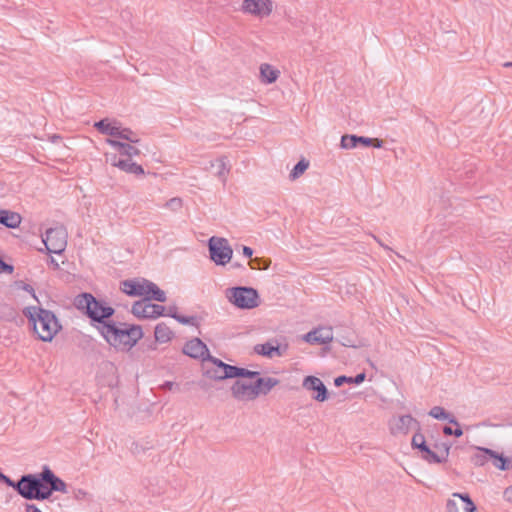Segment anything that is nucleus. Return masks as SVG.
Instances as JSON below:
<instances>
[{"label": "nucleus", "mask_w": 512, "mask_h": 512, "mask_svg": "<svg viewBox=\"0 0 512 512\" xmlns=\"http://www.w3.org/2000/svg\"><path fill=\"white\" fill-rule=\"evenodd\" d=\"M18 318L17 310L9 304H0V321L13 322Z\"/></svg>", "instance_id": "nucleus-32"}, {"label": "nucleus", "mask_w": 512, "mask_h": 512, "mask_svg": "<svg viewBox=\"0 0 512 512\" xmlns=\"http://www.w3.org/2000/svg\"><path fill=\"white\" fill-rule=\"evenodd\" d=\"M51 140H52V142H56L57 140H61V136H60V135H57V134H54V135L51 137Z\"/></svg>", "instance_id": "nucleus-63"}, {"label": "nucleus", "mask_w": 512, "mask_h": 512, "mask_svg": "<svg viewBox=\"0 0 512 512\" xmlns=\"http://www.w3.org/2000/svg\"><path fill=\"white\" fill-rule=\"evenodd\" d=\"M446 512H458L457 503L453 499H448L447 500Z\"/></svg>", "instance_id": "nucleus-46"}, {"label": "nucleus", "mask_w": 512, "mask_h": 512, "mask_svg": "<svg viewBox=\"0 0 512 512\" xmlns=\"http://www.w3.org/2000/svg\"><path fill=\"white\" fill-rule=\"evenodd\" d=\"M429 415L437 420H445L449 417V412H447L443 407L441 406H434L429 411Z\"/></svg>", "instance_id": "nucleus-39"}, {"label": "nucleus", "mask_w": 512, "mask_h": 512, "mask_svg": "<svg viewBox=\"0 0 512 512\" xmlns=\"http://www.w3.org/2000/svg\"><path fill=\"white\" fill-rule=\"evenodd\" d=\"M74 306L89 318L90 324L97 331L113 320L115 314L113 307L88 292L78 294L74 299Z\"/></svg>", "instance_id": "nucleus-2"}, {"label": "nucleus", "mask_w": 512, "mask_h": 512, "mask_svg": "<svg viewBox=\"0 0 512 512\" xmlns=\"http://www.w3.org/2000/svg\"><path fill=\"white\" fill-rule=\"evenodd\" d=\"M371 140L369 137L346 134L341 137V147L344 149H352L359 145L369 147Z\"/></svg>", "instance_id": "nucleus-24"}, {"label": "nucleus", "mask_w": 512, "mask_h": 512, "mask_svg": "<svg viewBox=\"0 0 512 512\" xmlns=\"http://www.w3.org/2000/svg\"><path fill=\"white\" fill-rule=\"evenodd\" d=\"M242 252H243V255L249 259L252 258V255H253V249L251 247H248V246H243L242 248Z\"/></svg>", "instance_id": "nucleus-53"}, {"label": "nucleus", "mask_w": 512, "mask_h": 512, "mask_svg": "<svg viewBox=\"0 0 512 512\" xmlns=\"http://www.w3.org/2000/svg\"><path fill=\"white\" fill-rule=\"evenodd\" d=\"M433 447L439 451H443L445 453V456H439V459H442L441 460V463H444L447 461L448 459V456H449V452H450V448H451V444L449 443H446V442H438L436 441L434 444H433Z\"/></svg>", "instance_id": "nucleus-38"}, {"label": "nucleus", "mask_w": 512, "mask_h": 512, "mask_svg": "<svg viewBox=\"0 0 512 512\" xmlns=\"http://www.w3.org/2000/svg\"><path fill=\"white\" fill-rule=\"evenodd\" d=\"M274 355H277V356H282L283 355V352L281 351V348H280L279 345L274 346L273 356Z\"/></svg>", "instance_id": "nucleus-60"}, {"label": "nucleus", "mask_w": 512, "mask_h": 512, "mask_svg": "<svg viewBox=\"0 0 512 512\" xmlns=\"http://www.w3.org/2000/svg\"><path fill=\"white\" fill-rule=\"evenodd\" d=\"M42 470L46 499H49L53 492L67 493L66 483L61 478L56 476L48 466H44Z\"/></svg>", "instance_id": "nucleus-11"}, {"label": "nucleus", "mask_w": 512, "mask_h": 512, "mask_svg": "<svg viewBox=\"0 0 512 512\" xmlns=\"http://www.w3.org/2000/svg\"><path fill=\"white\" fill-rule=\"evenodd\" d=\"M147 280L140 277L123 280L120 282V290L130 297H143Z\"/></svg>", "instance_id": "nucleus-16"}, {"label": "nucleus", "mask_w": 512, "mask_h": 512, "mask_svg": "<svg viewBox=\"0 0 512 512\" xmlns=\"http://www.w3.org/2000/svg\"><path fill=\"white\" fill-rule=\"evenodd\" d=\"M504 498L506 499V501L512 503V485L505 489Z\"/></svg>", "instance_id": "nucleus-52"}, {"label": "nucleus", "mask_w": 512, "mask_h": 512, "mask_svg": "<svg viewBox=\"0 0 512 512\" xmlns=\"http://www.w3.org/2000/svg\"><path fill=\"white\" fill-rule=\"evenodd\" d=\"M365 379H366L365 372H361L354 377L341 375L334 379V385L336 387H341L345 383L359 385L362 382H364Z\"/></svg>", "instance_id": "nucleus-28"}, {"label": "nucleus", "mask_w": 512, "mask_h": 512, "mask_svg": "<svg viewBox=\"0 0 512 512\" xmlns=\"http://www.w3.org/2000/svg\"><path fill=\"white\" fill-rule=\"evenodd\" d=\"M217 166L216 175L222 182L225 184L227 180V175L230 171V168L227 167L226 157L218 158L215 161H210V167Z\"/></svg>", "instance_id": "nucleus-30"}, {"label": "nucleus", "mask_w": 512, "mask_h": 512, "mask_svg": "<svg viewBox=\"0 0 512 512\" xmlns=\"http://www.w3.org/2000/svg\"><path fill=\"white\" fill-rule=\"evenodd\" d=\"M302 386L308 391H313L312 398L318 402H324L329 398V391L323 381L313 375L306 376Z\"/></svg>", "instance_id": "nucleus-12"}, {"label": "nucleus", "mask_w": 512, "mask_h": 512, "mask_svg": "<svg viewBox=\"0 0 512 512\" xmlns=\"http://www.w3.org/2000/svg\"><path fill=\"white\" fill-rule=\"evenodd\" d=\"M476 449L478 452L471 457V462L477 467L484 466L488 460H490V457L485 453V450L491 449L485 447H476Z\"/></svg>", "instance_id": "nucleus-35"}, {"label": "nucleus", "mask_w": 512, "mask_h": 512, "mask_svg": "<svg viewBox=\"0 0 512 512\" xmlns=\"http://www.w3.org/2000/svg\"><path fill=\"white\" fill-rule=\"evenodd\" d=\"M166 308L159 304H153L144 299L135 301L131 308V313L138 319H157L165 315Z\"/></svg>", "instance_id": "nucleus-9"}, {"label": "nucleus", "mask_w": 512, "mask_h": 512, "mask_svg": "<svg viewBox=\"0 0 512 512\" xmlns=\"http://www.w3.org/2000/svg\"><path fill=\"white\" fill-rule=\"evenodd\" d=\"M87 495L88 493L83 489H77L74 491V497L77 500H83L86 498Z\"/></svg>", "instance_id": "nucleus-48"}, {"label": "nucleus", "mask_w": 512, "mask_h": 512, "mask_svg": "<svg viewBox=\"0 0 512 512\" xmlns=\"http://www.w3.org/2000/svg\"><path fill=\"white\" fill-rule=\"evenodd\" d=\"M132 451H133L134 453H139V452H140V447H139V445H138V444H134V447L132 448ZM141 451H144V449H143V448H141Z\"/></svg>", "instance_id": "nucleus-61"}, {"label": "nucleus", "mask_w": 512, "mask_h": 512, "mask_svg": "<svg viewBox=\"0 0 512 512\" xmlns=\"http://www.w3.org/2000/svg\"><path fill=\"white\" fill-rule=\"evenodd\" d=\"M281 77L279 66L270 62H262L258 67V80L260 84L269 86L277 83Z\"/></svg>", "instance_id": "nucleus-13"}, {"label": "nucleus", "mask_w": 512, "mask_h": 512, "mask_svg": "<svg viewBox=\"0 0 512 512\" xmlns=\"http://www.w3.org/2000/svg\"><path fill=\"white\" fill-rule=\"evenodd\" d=\"M119 123L115 119L105 118L94 123L93 128H115Z\"/></svg>", "instance_id": "nucleus-40"}, {"label": "nucleus", "mask_w": 512, "mask_h": 512, "mask_svg": "<svg viewBox=\"0 0 512 512\" xmlns=\"http://www.w3.org/2000/svg\"><path fill=\"white\" fill-rule=\"evenodd\" d=\"M98 332L110 346L118 351L131 350L144 335L140 325L114 320L109 321Z\"/></svg>", "instance_id": "nucleus-1"}, {"label": "nucleus", "mask_w": 512, "mask_h": 512, "mask_svg": "<svg viewBox=\"0 0 512 512\" xmlns=\"http://www.w3.org/2000/svg\"><path fill=\"white\" fill-rule=\"evenodd\" d=\"M22 216L15 211L0 209V224L9 229H15L20 226Z\"/></svg>", "instance_id": "nucleus-22"}, {"label": "nucleus", "mask_w": 512, "mask_h": 512, "mask_svg": "<svg viewBox=\"0 0 512 512\" xmlns=\"http://www.w3.org/2000/svg\"><path fill=\"white\" fill-rule=\"evenodd\" d=\"M207 363H211L213 365L212 367L222 369L224 372V376H229L230 369L232 368V365L223 362L221 359H219L215 356H212L210 353L207 354L206 357L204 358L203 364H207Z\"/></svg>", "instance_id": "nucleus-33"}, {"label": "nucleus", "mask_w": 512, "mask_h": 512, "mask_svg": "<svg viewBox=\"0 0 512 512\" xmlns=\"http://www.w3.org/2000/svg\"><path fill=\"white\" fill-rule=\"evenodd\" d=\"M492 461V464L502 471H507L512 468V460L509 457H506L503 453H499L495 450H485Z\"/></svg>", "instance_id": "nucleus-25"}, {"label": "nucleus", "mask_w": 512, "mask_h": 512, "mask_svg": "<svg viewBox=\"0 0 512 512\" xmlns=\"http://www.w3.org/2000/svg\"><path fill=\"white\" fill-rule=\"evenodd\" d=\"M340 343L341 345L345 346V347H357L355 342L347 337H342V339L340 340Z\"/></svg>", "instance_id": "nucleus-50"}, {"label": "nucleus", "mask_w": 512, "mask_h": 512, "mask_svg": "<svg viewBox=\"0 0 512 512\" xmlns=\"http://www.w3.org/2000/svg\"><path fill=\"white\" fill-rule=\"evenodd\" d=\"M103 134L110 135L114 138H119L127 141V143H138L139 139L134 135L132 130H99Z\"/></svg>", "instance_id": "nucleus-27"}, {"label": "nucleus", "mask_w": 512, "mask_h": 512, "mask_svg": "<svg viewBox=\"0 0 512 512\" xmlns=\"http://www.w3.org/2000/svg\"><path fill=\"white\" fill-rule=\"evenodd\" d=\"M304 340L310 344H327L333 340V333L330 328H318L308 332Z\"/></svg>", "instance_id": "nucleus-19"}, {"label": "nucleus", "mask_w": 512, "mask_h": 512, "mask_svg": "<svg viewBox=\"0 0 512 512\" xmlns=\"http://www.w3.org/2000/svg\"><path fill=\"white\" fill-rule=\"evenodd\" d=\"M155 349H156L155 343H151L150 345H148V350H155Z\"/></svg>", "instance_id": "nucleus-64"}, {"label": "nucleus", "mask_w": 512, "mask_h": 512, "mask_svg": "<svg viewBox=\"0 0 512 512\" xmlns=\"http://www.w3.org/2000/svg\"><path fill=\"white\" fill-rule=\"evenodd\" d=\"M371 142L369 147L381 148L383 146V140L379 138H370Z\"/></svg>", "instance_id": "nucleus-51"}, {"label": "nucleus", "mask_w": 512, "mask_h": 512, "mask_svg": "<svg viewBox=\"0 0 512 512\" xmlns=\"http://www.w3.org/2000/svg\"><path fill=\"white\" fill-rule=\"evenodd\" d=\"M23 290H25V291H27V292L31 293V294H32V296H33L34 298H36L34 288H33L30 284H24V286H23Z\"/></svg>", "instance_id": "nucleus-57"}, {"label": "nucleus", "mask_w": 512, "mask_h": 512, "mask_svg": "<svg viewBox=\"0 0 512 512\" xmlns=\"http://www.w3.org/2000/svg\"><path fill=\"white\" fill-rule=\"evenodd\" d=\"M11 487L26 500H46L43 470L35 474H23Z\"/></svg>", "instance_id": "nucleus-4"}, {"label": "nucleus", "mask_w": 512, "mask_h": 512, "mask_svg": "<svg viewBox=\"0 0 512 512\" xmlns=\"http://www.w3.org/2000/svg\"><path fill=\"white\" fill-rule=\"evenodd\" d=\"M226 297L239 309H253L260 304L259 293L252 287L235 286L228 288Z\"/></svg>", "instance_id": "nucleus-5"}, {"label": "nucleus", "mask_w": 512, "mask_h": 512, "mask_svg": "<svg viewBox=\"0 0 512 512\" xmlns=\"http://www.w3.org/2000/svg\"><path fill=\"white\" fill-rule=\"evenodd\" d=\"M249 266L254 270H266L271 265V259L265 257H255L249 260Z\"/></svg>", "instance_id": "nucleus-36"}, {"label": "nucleus", "mask_w": 512, "mask_h": 512, "mask_svg": "<svg viewBox=\"0 0 512 512\" xmlns=\"http://www.w3.org/2000/svg\"><path fill=\"white\" fill-rule=\"evenodd\" d=\"M240 11L254 19L264 20L272 17L276 11V4L274 0H243Z\"/></svg>", "instance_id": "nucleus-6"}, {"label": "nucleus", "mask_w": 512, "mask_h": 512, "mask_svg": "<svg viewBox=\"0 0 512 512\" xmlns=\"http://www.w3.org/2000/svg\"><path fill=\"white\" fill-rule=\"evenodd\" d=\"M465 511L466 512H477V507H476V505H472V506H470V508H465Z\"/></svg>", "instance_id": "nucleus-62"}, {"label": "nucleus", "mask_w": 512, "mask_h": 512, "mask_svg": "<svg viewBox=\"0 0 512 512\" xmlns=\"http://www.w3.org/2000/svg\"><path fill=\"white\" fill-rule=\"evenodd\" d=\"M0 482L11 487L13 480L0 471Z\"/></svg>", "instance_id": "nucleus-49"}, {"label": "nucleus", "mask_w": 512, "mask_h": 512, "mask_svg": "<svg viewBox=\"0 0 512 512\" xmlns=\"http://www.w3.org/2000/svg\"><path fill=\"white\" fill-rule=\"evenodd\" d=\"M413 449H417L421 453V457L428 463L440 464L442 459H439L438 454L434 452L427 444L425 436L421 433V429L413 435L411 440Z\"/></svg>", "instance_id": "nucleus-10"}, {"label": "nucleus", "mask_w": 512, "mask_h": 512, "mask_svg": "<svg viewBox=\"0 0 512 512\" xmlns=\"http://www.w3.org/2000/svg\"><path fill=\"white\" fill-rule=\"evenodd\" d=\"M23 315L32 325L37 339L50 342L62 328L54 312L38 306H28L23 309Z\"/></svg>", "instance_id": "nucleus-3"}, {"label": "nucleus", "mask_w": 512, "mask_h": 512, "mask_svg": "<svg viewBox=\"0 0 512 512\" xmlns=\"http://www.w3.org/2000/svg\"><path fill=\"white\" fill-rule=\"evenodd\" d=\"M176 321L183 325L198 326V318L196 316L179 315L178 317H176Z\"/></svg>", "instance_id": "nucleus-41"}, {"label": "nucleus", "mask_w": 512, "mask_h": 512, "mask_svg": "<svg viewBox=\"0 0 512 512\" xmlns=\"http://www.w3.org/2000/svg\"><path fill=\"white\" fill-rule=\"evenodd\" d=\"M463 435V430L460 426H457L455 429H453V436L459 438Z\"/></svg>", "instance_id": "nucleus-58"}, {"label": "nucleus", "mask_w": 512, "mask_h": 512, "mask_svg": "<svg viewBox=\"0 0 512 512\" xmlns=\"http://www.w3.org/2000/svg\"><path fill=\"white\" fill-rule=\"evenodd\" d=\"M47 263L54 269V270H58L59 269V264L58 262L52 257L50 256L47 260Z\"/></svg>", "instance_id": "nucleus-55"}, {"label": "nucleus", "mask_w": 512, "mask_h": 512, "mask_svg": "<svg viewBox=\"0 0 512 512\" xmlns=\"http://www.w3.org/2000/svg\"><path fill=\"white\" fill-rule=\"evenodd\" d=\"M443 433L446 436H452L453 435V428L446 425V426L443 427Z\"/></svg>", "instance_id": "nucleus-59"}, {"label": "nucleus", "mask_w": 512, "mask_h": 512, "mask_svg": "<svg viewBox=\"0 0 512 512\" xmlns=\"http://www.w3.org/2000/svg\"><path fill=\"white\" fill-rule=\"evenodd\" d=\"M254 350L259 355H262V356H265V357H268V358H272L273 357L274 345H272L269 342H266V343H263V344L256 345Z\"/></svg>", "instance_id": "nucleus-37"}, {"label": "nucleus", "mask_w": 512, "mask_h": 512, "mask_svg": "<svg viewBox=\"0 0 512 512\" xmlns=\"http://www.w3.org/2000/svg\"><path fill=\"white\" fill-rule=\"evenodd\" d=\"M411 429L420 430V422L412 417L410 414L402 415L397 420L393 427H391V433H403L408 434Z\"/></svg>", "instance_id": "nucleus-17"}, {"label": "nucleus", "mask_w": 512, "mask_h": 512, "mask_svg": "<svg viewBox=\"0 0 512 512\" xmlns=\"http://www.w3.org/2000/svg\"><path fill=\"white\" fill-rule=\"evenodd\" d=\"M260 375V372L258 371H252L246 368L238 367L232 365V368L230 369V379L232 378H248V379H254Z\"/></svg>", "instance_id": "nucleus-29"}, {"label": "nucleus", "mask_w": 512, "mask_h": 512, "mask_svg": "<svg viewBox=\"0 0 512 512\" xmlns=\"http://www.w3.org/2000/svg\"><path fill=\"white\" fill-rule=\"evenodd\" d=\"M42 242L48 254H61L67 245V233L63 227L49 228L42 236Z\"/></svg>", "instance_id": "nucleus-7"}, {"label": "nucleus", "mask_w": 512, "mask_h": 512, "mask_svg": "<svg viewBox=\"0 0 512 512\" xmlns=\"http://www.w3.org/2000/svg\"><path fill=\"white\" fill-rule=\"evenodd\" d=\"M145 284V294L142 299L147 301H157L161 303L166 301L165 292L160 289L154 282L147 280V283Z\"/></svg>", "instance_id": "nucleus-23"}, {"label": "nucleus", "mask_w": 512, "mask_h": 512, "mask_svg": "<svg viewBox=\"0 0 512 512\" xmlns=\"http://www.w3.org/2000/svg\"><path fill=\"white\" fill-rule=\"evenodd\" d=\"M106 162H110L112 166L119 168L120 170L134 174L144 175V169L141 165L133 162L132 159H122L117 154H106Z\"/></svg>", "instance_id": "nucleus-14"}, {"label": "nucleus", "mask_w": 512, "mask_h": 512, "mask_svg": "<svg viewBox=\"0 0 512 512\" xmlns=\"http://www.w3.org/2000/svg\"><path fill=\"white\" fill-rule=\"evenodd\" d=\"M445 420H447L450 424H454L456 426H459V422L457 421V419L455 418L454 415H452L451 413H449V417L446 418Z\"/></svg>", "instance_id": "nucleus-56"}, {"label": "nucleus", "mask_w": 512, "mask_h": 512, "mask_svg": "<svg viewBox=\"0 0 512 512\" xmlns=\"http://www.w3.org/2000/svg\"><path fill=\"white\" fill-rule=\"evenodd\" d=\"M210 258L217 265H226L230 262L233 250L225 238L212 236L208 240Z\"/></svg>", "instance_id": "nucleus-8"}, {"label": "nucleus", "mask_w": 512, "mask_h": 512, "mask_svg": "<svg viewBox=\"0 0 512 512\" xmlns=\"http://www.w3.org/2000/svg\"><path fill=\"white\" fill-rule=\"evenodd\" d=\"M173 336V331L169 326L166 325V323L161 322L156 325L154 331L155 342L167 343L172 339Z\"/></svg>", "instance_id": "nucleus-26"}, {"label": "nucleus", "mask_w": 512, "mask_h": 512, "mask_svg": "<svg viewBox=\"0 0 512 512\" xmlns=\"http://www.w3.org/2000/svg\"><path fill=\"white\" fill-rule=\"evenodd\" d=\"M107 143L114 147L121 156H127V159L140 154V150L130 143L113 138H108Z\"/></svg>", "instance_id": "nucleus-21"}, {"label": "nucleus", "mask_w": 512, "mask_h": 512, "mask_svg": "<svg viewBox=\"0 0 512 512\" xmlns=\"http://www.w3.org/2000/svg\"><path fill=\"white\" fill-rule=\"evenodd\" d=\"M280 383L279 379L273 377H258L254 382L255 399L259 395H267L275 386Z\"/></svg>", "instance_id": "nucleus-20"}, {"label": "nucleus", "mask_w": 512, "mask_h": 512, "mask_svg": "<svg viewBox=\"0 0 512 512\" xmlns=\"http://www.w3.org/2000/svg\"><path fill=\"white\" fill-rule=\"evenodd\" d=\"M182 352L193 359L201 360L202 364L206 355L210 353L207 345L197 337L187 341L183 346Z\"/></svg>", "instance_id": "nucleus-15"}, {"label": "nucleus", "mask_w": 512, "mask_h": 512, "mask_svg": "<svg viewBox=\"0 0 512 512\" xmlns=\"http://www.w3.org/2000/svg\"><path fill=\"white\" fill-rule=\"evenodd\" d=\"M161 388L163 390H169V391H180V384L173 382V381H165L161 385Z\"/></svg>", "instance_id": "nucleus-45"}, {"label": "nucleus", "mask_w": 512, "mask_h": 512, "mask_svg": "<svg viewBox=\"0 0 512 512\" xmlns=\"http://www.w3.org/2000/svg\"><path fill=\"white\" fill-rule=\"evenodd\" d=\"M26 512H42L35 504H26Z\"/></svg>", "instance_id": "nucleus-54"}, {"label": "nucleus", "mask_w": 512, "mask_h": 512, "mask_svg": "<svg viewBox=\"0 0 512 512\" xmlns=\"http://www.w3.org/2000/svg\"><path fill=\"white\" fill-rule=\"evenodd\" d=\"M452 496L461 499L465 503V508H470V506L475 505L468 493L455 492Z\"/></svg>", "instance_id": "nucleus-43"}, {"label": "nucleus", "mask_w": 512, "mask_h": 512, "mask_svg": "<svg viewBox=\"0 0 512 512\" xmlns=\"http://www.w3.org/2000/svg\"><path fill=\"white\" fill-rule=\"evenodd\" d=\"M178 308L177 306L173 305V306H169L167 308V316L171 317V318H174L176 320V317H178L180 314L177 312Z\"/></svg>", "instance_id": "nucleus-47"}, {"label": "nucleus", "mask_w": 512, "mask_h": 512, "mask_svg": "<svg viewBox=\"0 0 512 512\" xmlns=\"http://www.w3.org/2000/svg\"><path fill=\"white\" fill-rule=\"evenodd\" d=\"M14 271V266L11 264L6 263L1 257H0V274H12Z\"/></svg>", "instance_id": "nucleus-44"}, {"label": "nucleus", "mask_w": 512, "mask_h": 512, "mask_svg": "<svg viewBox=\"0 0 512 512\" xmlns=\"http://www.w3.org/2000/svg\"><path fill=\"white\" fill-rule=\"evenodd\" d=\"M203 367V376L215 380L222 381L225 379H230V376H224V372L220 368L209 367L208 364H202Z\"/></svg>", "instance_id": "nucleus-31"}, {"label": "nucleus", "mask_w": 512, "mask_h": 512, "mask_svg": "<svg viewBox=\"0 0 512 512\" xmlns=\"http://www.w3.org/2000/svg\"><path fill=\"white\" fill-rule=\"evenodd\" d=\"M309 167V161L305 158H301L293 167L289 174L291 180H296L301 177Z\"/></svg>", "instance_id": "nucleus-34"}, {"label": "nucleus", "mask_w": 512, "mask_h": 512, "mask_svg": "<svg viewBox=\"0 0 512 512\" xmlns=\"http://www.w3.org/2000/svg\"><path fill=\"white\" fill-rule=\"evenodd\" d=\"M254 383L246 384L240 380H236L231 386L232 396L239 401L254 400Z\"/></svg>", "instance_id": "nucleus-18"}, {"label": "nucleus", "mask_w": 512, "mask_h": 512, "mask_svg": "<svg viewBox=\"0 0 512 512\" xmlns=\"http://www.w3.org/2000/svg\"><path fill=\"white\" fill-rule=\"evenodd\" d=\"M183 201L179 197H174L168 200L165 206L173 211H177L182 208Z\"/></svg>", "instance_id": "nucleus-42"}]
</instances>
